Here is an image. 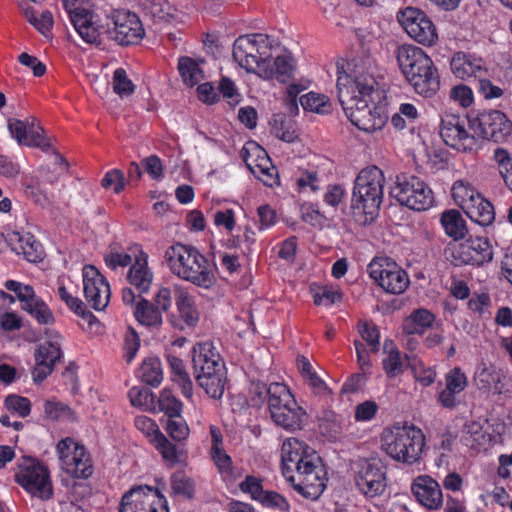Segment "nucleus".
I'll return each mask as SVG.
<instances>
[{
	"label": "nucleus",
	"mask_w": 512,
	"mask_h": 512,
	"mask_svg": "<svg viewBox=\"0 0 512 512\" xmlns=\"http://www.w3.org/2000/svg\"><path fill=\"white\" fill-rule=\"evenodd\" d=\"M371 50V45H362L351 58L336 63L338 96L345 115L354 126L367 133L381 130L387 122L384 108L373 101L376 82Z\"/></svg>",
	"instance_id": "nucleus-1"
},
{
	"label": "nucleus",
	"mask_w": 512,
	"mask_h": 512,
	"mask_svg": "<svg viewBox=\"0 0 512 512\" xmlns=\"http://www.w3.org/2000/svg\"><path fill=\"white\" fill-rule=\"evenodd\" d=\"M282 474L294 489L315 500L326 488L327 472L316 451L297 438L286 439L281 448Z\"/></svg>",
	"instance_id": "nucleus-2"
},
{
	"label": "nucleus",
	"mask_w": 512,
	"mask_h": 512,
	"mask_svg": "<svg viewBox=\"0 0 512 512\" xmlns=\"http://www.w3.org/2000/svg\"><path fill=\"white\" fill-rule=\"evenodd\" d=\"M164 262L174 276L195 286L209 289L216 283V265L192 245L169 246Z\"/></svg>",
	"instance_id": "nucleus-3"
},
{
	"label": "nucleus",
	"mask_w": 512,
	"mask_h": 512,
	"mask_svg": "<svg viewBox=\"0 0 512 512\" xmlns=\"http://www.w3.org/2000/svg\"><path fill=\"white\" fill-rule=\"evenodd\" d=\"M395 56L405 79L415 92L424 97L434 96L440 88V76L431 57L418 46L400 45Z\"/></svg>",
	"instance_id": "nucleus-4"
},
{
	"label": "nucleus",
	"mask_w": 512,
	"mask_h": 512,
	"mask_svg": "<svg viewBox=\"0 0 512 512\" xmlns=\"http://www.w3.org/2000/svg\"><path fill=\"white\" fill-rule=\"evenodd\" d=\"M381 449L392 460L405 465L417 463L425 446V436L414 425L385 428L380 437Z\"/></svg>",
	"instance_id": "nucleus-5"
},
{
	"label": "nucleus",
	"mask_w": 512,
	"mask_h": 512,
	"mask_svg": "<svg viewBox=\"0 0 512 512\" xmlns=\"http://www.w3.org/2000/svg\"><path fill=\"white\" fill-rule=\"evenodd\" d=\"M275 44L276 41L266 34L242 35L233 44L234 61L247 72L270 79L273 76V71L269 70V58Z\"/></svg>",
	"instance_id": "nucleus-6"
},
{
	"label": "nucleus",
	"mask_w": 512,
	"mask_h": 512,
	"mask_svg": "<svg viewBox=\"0 0 512 512\" xmlns=\"http://www.w3.org/2000/svg\"><path fill=\"white\" fill-rule=\"evenodd\" d=\"M385 176L377 166L363 168L354 181L351 207L357 213L373 217L383 201Z\"/></svg>",
	"instance_id": "nucleus-7"
},
{
	"label": "nucleus",
	"mask_w": 512,
	"mask_h": 512,
	"mask_svg": "<svg viewBox=\"0 0 512 512\" xmlns=\"http://www.w3.org/2000/svg\"><path fill=\"white\" fill-rule=\"evenodd\" d=\"M268 408L273 421L289 431L300 430L306 423V411L298 405L283 383H271L267 389Z\"/></svg>",
	"instance_id": "nucleus-8"
},
{
	"label": "nucleus",
	"mask_w": 512,
	"mask_h": 512,
	"mask_svg": "<svg viewBox=\"0 0 512 512\" xmlns=\"http://www.w3.org/2000/svg\"><path fill=\"white\" fill-rule=\"evenodd\" d=\"M391 194L401 205L414 211H426L434 205L432 189L415 175H398Z\"/></svg>",
	"instance_id": "nucleus-9"
},
{
	"label": "nucleus",
	"mask_w": 512,
	"mask_h": 512,
	"mask_svg": "<svg viewBox=\"0 0 512 512\" xmlns=\"http://www.w3.org/2000/svg\"><path fill=\"white\" fill-rule=\"evenodd\" d=\"M15 480L33 497L49 500L53 495L48 468L34 458H22L17 466Z\"/></svg>",
	"instance_id": "nucleus-10"
},
{
	"label": "nucleus",
	"mask_w": 512,
	"mask_h": 512,
	"mask_svg": "<svg viewBox=\"0 0 512 512\" xmlns=\"http://www.w3.org/2000/svg\"><path fill=\"white\" fill-rule=\"evenodd\" d=\"M56 452L63 472L77 479H86L92 475L90 454L80 442L70 437L61 439L56 445Z\"/></svg>",
	"instance_id": "nucleus-11"
},
{
	"label": "nucleus",
	"mask_w": 512,
	"mask_h": 512,
	"mask_svg": "<svg viewBox=\"0 0 512 512\" xmlns=\"http://www.w3.org/2000/svg\"><path fill=\"white\" fill-rule=\"evenodd\" d=\"M400 26L415 42L431 47L438 41V32L430 17L415 7H406L397 13Z\"/></svg>",
	"instance_id": "nucleus-12"
},
{
	"label": "nucleus",
	"mask_w": 512,
	"mask_h": 512,
	"mask_svg": "<svg viewBox=\"0 0 512 512\" xmlns=\"http://www.w3.org/2000/svg\"><path fill=\"white\" fill-rule=\"evenodd\" d=\"M369 276L387 293H403L410 281L407 273L395 261L376 257L368 265Z\"/></svg>",
	"instance_id": "nucleus-13"
},
{
	"label": "nucleus",
	"mask_w": 512,
	"mask_h": 512,
	"mask_svg": "<svg viewBox=\"0 0 512 512\" xmlns=\"http://www.w3.org/2000/svg\"><path fill=\"white\" fill-rule=\"evenodd\" d=\"M107 33L120 45L138 44L145 35L137 14L129 10H114L107 17Z\"/></svg>",
	"instance_id": "nucleus-14"
},
{
	"label": "nucleus",
	"mask_w": 512,
	"mask_h": 512,
	"mask_svg": "<svg viewBox=\"0 0 512 512\" xmlns=\"http://www.w3.org/2000/svg\"><path fill=\"white\" fill-rule=\"evenodd\" d=\"M467 120L454 113L445 112L441 116L440 136L453 149L462 152L473 151L479 147L476 135L466 129Z\"/></svg>",
	"instance_id": "nucleus-15"
},
{
	"label": "nucleus",
	"mask_w": 512,
	"mask_h": 512,
	"mask_svg": "<svg viewBox=\"0 0 512 512\" xmlns=\"http://www.w3.org/2000/svg\"><path fill=\"white\" fill-rule=\"evenodd\" d=\"M119 512H169L166 498L150 486H137L127 491Z\"/></svg>",
	"instance_id": "nucleus-16"
},
{
	"label": "nucleus",
	"mask_w": 512,
	"mask_h": 512,
	"mask_svg": "<svg viewBox=\"0 0 512 512\" xmlns=\"http://www.w3.org/2000/svg\"><path fill=\"white\" fill-rule=\"evenodd\" d=\"M469 126L479 138L502 142L512 132V122L507 116L498 110L484 112L478 117L469 121Z\"/></svg>",
	"instance_id": "nucleus-17"
},
{
	"label": "nucleus",
	"mask_w": 512,
	"mask_h": 512,
	"mask_svg": "<svg viewBox=\"0 0 512 512\" xmlns=\"http://www.w3.org/2000/svg\"><path fill=\"white\" fill-rule=\"evenodd\" d=\"M84 296L96 311H103L110 302L111 290L107 279L93 265L82 268Z\"/></svg>",
	"instance_id": "nucleus-18"
},
{
	"label": "nucleus",
	"mask_w": 512,
	"mask_h": 512,
	"mask_svg": "<svg viewBox=\"0 0 512 512\" xmlns=\"http://www.w3.org/2000/svg\"><path fill=\"white\" fill-rule=\"evenodd\" d=\"M451 256L455 265H483L492 260V246L486 238L470 237L451 247Z\"/></svg>",
	"instance_id": "nucleus-19"
},
{
	"label": "nucleus",
	"mask_w": 512,
	"mask_h": 512,
	"mask_svg": "<svg viewBox=\"0 0 512 512\" xmlns=\"http://www.w3.org/2000/svg\"><path fill=\"white\" fill-rule=\"evenodd\" d=\"M355 482L361 493L373 498L381 495L387 487L385 467L379 460H365L358 465Z\"/></svg>",
	"instance_id": "nucleus-20"
},
{
	"label": "nucleus",
	"mask_w": 512,
	"mask_h": 512,
	"mask_svg": "<svg viewBox=\"0 0 512 512\" xmlns=\"http://www.w3.org/2000/svg\"><path fill=\"white\" fill-rule=\"evenodd\" d=\"M132 254L134 255V260L129 267L126 279L131 287L141 295L150 290L154 280V273L148 263L149 255L142 247L134 248Z\"/></svg>",
	"instance_id": "nucleus-21"
},
{
	"label": "nucleus",
	"mask_w": 512,
	"mask_h": 512,
	"mask_svg": "<svg viewBox=\"0 0 512 512\" xmlns=\"http://www.w3.org/2000/svg\"><path fill=\"white\" fill-rule=\"evenodd\" d=\"M177 314H171L168 322L176 329L194 328L200 319L195 300L185 289L177 288L175 293Z\"/></svg>",
	"instance_id": "nucleus-22"
},
{
	"label": "nucleus",
	"mask_w": 512,
	"mask_h": 512,
	"mask_svg": "<svg viewBox=\"0 0 512 512\" xmlns=\"http://www.w3.org/2000/svg\"><path fill=\"white\" fill-rule=\"evenodd\" d=\"M417 501L430 510H437L443 504V493L439 483L427 475L418 476L411 485Z\"/></svg>",
	"instance_id": "nucleus-23"
},
{
	"label": "nucleus",
	"mask_w": 512,
	"mask_h": 512,
	"mask_svg": "<svg viewBox=\"0 0 512 512\" xmlns=\"http://www.w3.org/2000/svg\"><path fill=\"white\" fill-rule=\"evenodd\" d=\"M453 75L461 80L477 78L487 75V67L482 58L473 54L457 52L450 61Z\"/></svg>",
	"instance_id": "nucleus-24"
},
{
	"label": "nucleus",
	"mask_w": 512,
	"mask_h": 512,
	"mask_svg": "<svg viewBox=\"0 0 512 512\" xmlns=\"http://www.w3.org/2000/svg\"><path fill=\"white\" fill-rule=\"evenodd\" d=\"M70 21L78 35L88 44H97L100 42L102 25L98 16L94 15L90 7L79 10L69 17Z\"/></svg>",
	"instance_id": "nucleus-25"
},
{
	"label": "nucleus",
	"mask_w": 512,
	"mask_h": 512,
	"mask_svg": "<svg viewBox=\"0 0 512 512\" xmlns=\"http://www.w3.org/2000/svg\"><path fill=\"white\" fill-rule=\"evenodd\" d=\"M8 243L11 249L18 255L29 261L36 263L42 260V245L29 232L11 231L7 235Z\"/></svg>",
	"instance_id": "nucleus-26"
},
{
	"label": "nucleus",
	"mask_w": 512,
	"mask_h": 512,
	"mask_svg": "<svg viewBox=\"0 0 512 512\" xmlns=\"http://www.w3.org/2000/svg\"><path fill=\"white\" fill-rule=\"evenodd\" d=\"M193 367L195 376L224 369L219 353L210 342L198 343L193 348Z\"/></svg>",
	"instance_id": "nucleus-27"
},
{
	"label": "nucleus",
	"mask_w": 512,
	"mask_h": 512,
	"mask_svg": "<svg viewBox=\"0 0 512 512\" xmlns=\"http://www.w3.org/2000/svg\"><path fill=\"white\" fill-rule=\"evenodd\" d=\"M468 386L466 374L454 367L445 375V388L438 395V402L444 408L452 409L457 405L456 396Z\"/></svg>",
	"instance_id": "nucleus-28"
},
{
	"label": "nucleus",
	"mask_w": 512,
	"mask_h": 512,
	"mask_svg": "<svg viewBox=\"0 0 512 512\" xmlns=\"http://www.w3.org/2000/svg\"><path fill=\"white\" fill-rule=\"evenodd\" d=\"M62 337L56 331L47 333V340L40 344L35 352V361L43 362L54 368L62 357Z\"/></svg>",
	"instance_id": "nucleus-29"
},
{
	"label": "nucleus",
	"mask_w": 512,
	"mask_h": 512,
	"mask_svg": "<svg viewBox=\"0 0 512 512\" xmlns=\"http://www.w3.org/2000/svg\"><path fill=\"white\" fill-rule=\"evenodd\" d=\"M502 372L493 365L481 364L476 369L474 381L478 389L485 392L501 393Z\"/></svg>",
	"instance_id": "nucleus-30"
},
{
	"label": "nucleus",
	"mask_w": 512,
	"mask_h": 512,
	"mask_svg": "<svg viewBox=\"0 0 512 512\" xmlns=\"http://www.w3.org/2000/svg\"><path fill=\"white\" fill-rule=\"evenodd\" d=\"M198 385L205 393L214 399H220L223 396L226 384V370L207 372L195 376Z\"/></svg>",
	"instance_id": "nucleus-31"
},
{
	"label": "nucleus",
	"mask_w": 512,
	"mask_h": 512,
	"mask_svg": "<svg viewBox=\"0 0 512 512\" xmlns=\"http://www.w3.org/2000/svg\"><path fill=\"white\" fill-rule=\"evenodd\" d=\"M435 322V315L427 309L414 310L403 322V331L410 335H423Z\"/></svg>",
	"instance_id": "nucleus-32"
},
{
	"label": "nucleus",
	"mask_w": 512,
	"mask_h": 512,
	"mask_svg": "<svg viewBox=\"0 0 512 512\" xmlns=\"http://www.w3.org/2000/svg\"><path fill=\"white\" fill-rule=\"evenodd\" d=\"M203 63V61L199 62L187 56L179 58L178 71L186 86L194 87L205 79Z\"/></svg>",
	"instance_id": "nucleus-33"
},
{
	"label": "nucleus",
	"mask_w": 512,
	"mask_h": 512,
	"mask_svg": "<svg viewBox=\"0 0 512 512\" xmlns=\"http://www.w3.org/2000/svg\"><path fill=\"white\" fill-rule=\"evenodd\" d=\"M466 215L481 226L490 225L495 219L494 207L481 194L475 202L466 210Z\"/></svg>",
	"instance_id": "nucleus-34"
},
{
	"label": "nucleus",
	"mask_w": 512,
	"mask_h": 512,
	"mask_svg": "<svg viewBox=\"0 0 512 512\" xmlns=\"http://www.w3.org/2000/svg\"><path fill=\"white\" fill-rule=\"evenodd\" d=\"M445 233L455 241L463 239L467 234L465 220L457 210H447L440 218Z\"/></svg>",
	"instance_id": "nucleus-35"
},
{
	"label": "nucleus",
	"mask_w": 512,
	"mask_h": 512,
	"mask_svg": "<svg viewBox=\"0 0 512 512\" xmlns=\"http://www.w3.org/2000/svg\"><path fill=\"white\" fill-rule=\"evenodd\" d=\"M137 321L144 326L156 328L163 322V316L160 309L147 300L141 299L134 310Z\"/></svg>",
	"instance_id": "nucleus-36"
},
{
	"label": "nucleus",
	"mask_w": 512,
	"mask_h": 512,
	"mask_svg": "<svg viewBox=\"0 0 512 512\" xmlns=\"http://www.w3.org/2000/svg\"><path fill=\"white\" fill-rule=\"evenodd\" d=\"M480 193L466 180H457L451 188V196L464 212L475 202Z\"/></svg>",
	"instance_id": "nucleus-37"
},
{
	"label": "nucleus",
	"mask_w": 512,
	"mask_h": 512,
	"mask_svg": "<svg viewBox=\"0 0 512 512\" xmlns=\"http://www.w3.org/2000/svg\"><path fill=\"white\" fill-rule=\"evenodd\" d=\"M241 157L251 172H255L258 166L262 167L271 162L267 152L254 141H249L244 145Z\"/></svg>",
	"instance_id": "nucleus-38"
},
{
	"label": "nucleus",
	"mask_w": 512,
	"mask_h": 512,
	"mask_svg": "<svg viewBox=\"0 0 512 512\" xmlns=\"http://www.w3.org/2000/svg\"><path fill=\"white\" fill-rule=\"evenodd\" d=\"M152 445L170 467H174L181 462L183 452L179 450L163 433L158 434L156 438L153 439Z\"/></svg>",
	"instance_id": "nucleus-39"
},
{
	"label": "nucleus",
	"mask_w": 512,
	"mask_h": 512,
	"mask_svg": "<svg viewBox=\"0 0 512 512\" xmlns=\"http://www.w3.org/2000/svg\"><path fill=\"white\" fill-rule=\"evenodd\" d=\"M270 64L271 61L269 60V70L273 71L271 78H276L279 82L285 83L295 75V62L288 52L277 56L273 61V67Z\"/></svg>",
	"instance_id": "nucleus-40"
},
{
	"label": "nucleus",
	"mask_w": 512,
	"mask_h": 512,
	"mask_svg": "<svg viewBox=\"0 0 512 512\" xmlns=\"http://www.w3.org/2000/svg\"><path fill=\"white\" fill-rule=\"evenodd\" d=\"M38 324L50 325L54 323V316L48 305L36 294L22 306Z\"/></svg>",
	"instance_id": "nucleus-41"
},
{
	"label": "nucleus",
	"mask_w": 512,
	"mask_h": 512,
	"mask_svg": "<svg viewBox=\"0 0 512 512\" xmlns=\"http://www.w3.org/2000/svg\"><path fill=\"white\" fill-rule=\"evenodd\" d=\"M171 495L182 499H192L195 495V482L183 471H177L170 478Z\"/></svg>",
	"instance_id": "nucleus-42"
},
{
	"label": "nucleus",
	"mask_w": 512,
	"mask_h": 512,
	"mask_svg": "<svg viewBox=\"0 0 512 512\" xmlns=\"http://www.w3.org/2000/svg\"><path fill=\"white\" fill-rule=\"evenodd\" d=\"M300 104L305 111L327 114L332 109V104L328 96L322 93L310 91L300 97Z\"/></svg>",
	"instance_id": "nucleus-43"
},
{
	"label": "nucleus",
	"mask_w": 512,
	"mask_h": 512,
	"mask_svg": "<svg viewBox=\"0 0 512 512\" xmlns=\"http://www.w3.org/2000/svg\"><path fill=\"white\" fill-rule=\"evenodd\" d=\"M138 376L146 384L158 386L163 380L160 360L155 357L145 359L138 370Z\"/></svg>",
	"instance_id": "nucleus-44"
},
{
	"label": "nucleus",
	"mask_w": 512,
	"mask_h": 512,
	"mask_svg": "<svg viewBox=\"0 0 512 512\" xmlns=\"http://www.w3.org/2000/svg\"><path fill=\"white\" fill-rule=\"evenodd\" d=\"M142 247L139 244H132L126 250H116L111 248L104 256V262L106 266L111 270L118 268H124L131 265L134 260L132 251L134 248Z\"/></svg>",
	"instance_id": "nucleus-45"
},
{
	"label": "nucleus",
	"mask_w": 512,
	"mask_h": 512,
	"mask_svg": "<svg viewBox=\"0 0 512 512\" xmlns=\"http://www.w3.org/2000/svg\"><path fill=\"white\" fill-rule=\"evenodd\" d=\"M313 299L316 305L332 306L342 299V293L336 285H322L312 288Z\"/></svg>",
	"instance_id": "nucleus-46"
},
{
	"label": "nucleus",
	"mask_w": 512,
	"mask_h": 512,
	"mask_svg": "<svg viewBox=\"0 0 512 512\" xmlns=\"http://www.w3.org/2000/svg\"><path fill=\"white\" fill-rule=\"evenodd\" d=\"M409 366L413 374V378L422 387H429L435 382L437 373L433 367L427 366L421 360L416 358L409 362Z\"/></svg>",
	"instance_id": "nucleus-47"
},
{
	"label": "nucleus",
	"mask_w": 512,
	"mask_h": 512,
	"mask_svg": "<svg viewBox=\"0 0 512 512\" xmlns=\"http://www.w3.org/2000/svg\"><path fill=\"white\" fill-rule=\"evenodd\" d=\"M210 456L222 479L225 481H231L234 475L233 462L224 448L215 447L214 449H210Z\"/></svg>",
	"instance_id": "nucleus-48"
},
{
	"label": "nucleus",
	"mask_w": 512,
	"mask_h": 512,
	"mask_svg": "<svg viewBox=\"0 0 512 512\" xmlns=\"http://www.w3.org/2000/svg\"><path fill=\"white\" fill-rule=\"evenodd\" d=\"M213 224L219 231L232 235L237 225L235 210L232 208L216 210L213 214Z\"/></svg>",
	"instance_id": "nucleus-49"
},
{
	"label": "nucleus",
	"mask_w": 512,
	"mask_h": 512,
	"mask_svg": "<svg viewBox=\"0 0 512 512\" xmlns=\"http://www.w3.org/2000/svg\"><path fill=\"white\" fill-rule=\"evenodd\" d=\"M26 19L43 35H47L53 26V17L49 11H43L39 16L33 7L23 8Z\"/></svg>",
	"instance_id": "nucleus-50"
},
{
	"label": "nucleus",
	"mask_w": 512,
	"mask_h": 512,
	"mask_svg": "<svg viewBox=\"0 0 512 512\" xmlns=\"http://www.w3.org/2000/svg\"><path fill=\"white\" fill-rule=\"evenodd\" d=\"M165 431L172 440L178 443L186 441L190 435L189 425L181 415L169 417L166 421Z\"/></svg>",
	"instance_id": "nucleus-51"
},
{
	"label": "nucleus",
	"mask_w": 512,
	"mask_h": 512,
	"mask_svg": "<svg viewBox=\"0 0 512 512\" xmlns=\"http://www.w3.org/2000/svg\"><path fill=\"white\" fill-rule=\"evenodd\" d=\"M148 10L154 18L167 22L179 15V11L169 0H150Z\"/></svg>",
	"instance_id": "nucleus-52"
},
{
	"label": "nucleus",
	"mask_w": 512,
	"mask_h": 512,
	"mask_svg": "<svg viewBox=\"0 0 512 512\" xmlns=\"http://www.w3.org/2000/svg\"><path fill=\"white\" fill-rule=\"evenodd\" d=\"M419 117L417 107L411 103H402L398 112L391 117V124L398 130L404 129L408 123H414Z\"/></svg>",
	"instance_id": "nucleus-53"
},
{
	"label": "nucleus",
	"mask_w": 512,
	"mask_h": 512,
	"mask_svg": "<svg viewBox=\"0 0 512 512\" xmlns=\"http://www.w3.org/2000/svg\"><path fill=\"white\" fill-rule=\"evenodd\" d=\"M60 299L67 305V307L75 314L87 319L91 323V319H94V315L86 309L85 304L78 297L70 294L65 286H59L57 291Z\"/></svg>",
	"instance_id": "nucleus-54"
},
{
	"label": "nucleus",
	"mask_w": 512,
	"mask_h": 512,
	"mask_svg": "<svg viewBox=\"0 0 512 512\" xmlns=\"http://www.w3.org/2000/svg\"><path fill=\"white\" fill-rule=\"evenodd\" d=\"M407 360L397 348H391L383 359V369L390 378L396 377L403 372V366Z\"/></svg>",
	"instance_id": "nucleus-55"
},
{
	"label": "nucleus",
	"mask_w": 512,
	"mask_h": 512,
	"mask_svg": "<svg viewBox=\"0 0 512 512\" xmlns=\"http://www.w3.org/2000/svg\"><path fill=\"white\" fill-rule=\"evenodd\" d=\"M272 133L281 141L293 143L298 139L297 128L294 122L286 119H274Z\"/></svg>",
	"instance_id": "nucleus-56"
},
{
	"label": "nucleus",
	"mask_w": 512,
	"mask_h": 512,
	"mask_svg": "<svg viewBox=\"0 0 512 512\" xmlns=\"http://www.w3.org/2000/svg\"><path fill=\"white\" fill-rule=\"evenodd\" d=\"M159 409L164 412L168 418L180 416L183 404L178 400L169 389H163L158 399Z\"/></svg>",
	"instance_id": "nucleus-57"
},
{
	"label": "nucleus",
	"mask_w": 512,
	"mask_h": 512,
	"mask_svg": "<svg viewBox=\"0 0 512 512\" xmlns=\"http://www.w3.org/2000/svg\"><path fill=\"white\" fill-rule=\"evenodd\" d=\"M113 90L121 98L130 96L134 93L135 85L128 78L127 72L123 68H117L113 74Z\"/></svg>",
	"instance_id": "nucleus-58"
},
{
	"label": "nucleus",
	"mask_w": 512,
	"mask_h": 512,
	"mask_svg": "<svg viewBox=\"0 0 512 512\" xmlns=\"http://www.w3.org/2000/svg\"><path fill=\"white\" fill-rule=\"evenodd\" d=\"M23 144L30 147H38L42 150H48L50 147V143L45 137L43 129L38 125L34 118L31 119L27 138Z\"/></svg>",
	"instance_id": "nucleus-59"
},
{
	"label": "nucleus",
	"mask_w": 512,
	"mask_h": 512,
	"mask_svg": "<svg viewBox=\"0 0 512 512\" xmlns=\"http://www.w3.org/2000/svg\"><path fill=\"white\" fill-rule=\"evenodd\" d=\"M128 397L134 407L148 410L154 402V395L150 390L144 387L134 386L128 392Z\"/></svg>",
	"instance_id": "nucleus-60"
},
{
	"label": "nucleus",
	"mask_w": 512,
	"mask_h": 512,
	"mask_svg": "<svg viewBox=\"0 0 512 512\" xmlns=\"http://www.w3.org/2000/svg\"><path fill=\"white\" fill-rule=\"evenodd\" d=\"M6 408L18 417H26L31 412V403L29 399L19 395H9L5 399Z\"/></svg>",
	"instance_id": "nucleus-61"
},
{
	"label": "nucleus",
	"mask_w": 512,
	"mask_h": 512,
	"mask_svg": "<svg viewBox=\"0 0 512 512\" xmlns=\"http://www.w3.org/2000/svg\"><path fill=\"white\" fill-rule=\"evenodd\" d=\"M140 348V339L138 334L131 327L127 329L124 337L123 357L127 363H131Z\"/></svg>",
	"instance_id": "nucleus-62"
},
{
	"label": "nucleus",
	"mask_w": 512,
	"mask_h": 512,
	"mask_svg": "<svg viewBox=\"0 0 512 512\" xmlns=\"http://www.w3.org/2000/svg\"><path fill=\"white\" fill-rule=\"evenodd\" d=\"M258 502L264 507L278 509L282 512L288 511L290 507L287 500L274 491H264Z\"/></svg>",
	"instance_id": "nucleus-63"
},
{
	"label": "nucleus",
	"mask_w": 512,
	"mask_h": 512,
	"mask_svg": "<svg viewBox=\"0 0 512 512\" xmlns=\"http://www.w3.org/2000/svg\"><path fill=\"white\" fill-rule=\"evenodd\" d=\"M101 184L105 189H112L119 194L125 187L124 173L119 169L109 170L105 173Z\"/></svg>",
	"instance_id": "nucleus-64"
}]
</instances>
